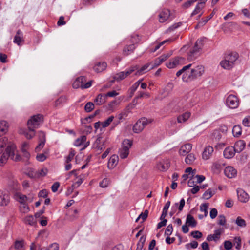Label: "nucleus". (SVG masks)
<instances>
[{
  "label": "nucleus",
  "mask_w": 250,
  "mask_h": 250,
  "mask_svg": "<svg viewBox=\"0 0 250 250\" xmlns=\"http://www.w3.org/2000/svg\"><path fill=\"white\" fill-rule=\"evenodd\" d=\"M236 152L235 148L232 146H229L225 149L223 154L226 158L230 159L234 157Z\"/></svg>",
  "instance_id": "obj_17"
},
{
  "label": "nucleus",
  "mask_w": 250,
  "mask_h": 250,
  "mask_svg": "<svg viewBox=\"0 0 250 250\" xmlns=\"http://www.w3.org/2000/svg\"><path fill=\"white\" fill-rule=\"evenodd\" d=\"M212 138L216 141H218L221 138V135L218 130H214L212 133Z\"/></svg>",
  "instance_id": "obj_59"
},
{
  "label": "nucleus",
  "mask_w": 250,
  "mask_h": 250,
  "mask_svg": "<svg viewBox=\"0 0 250 250\" xmlns=\"http://www.w3.org/2000/svg\"><path fill=\"white\" fill-rule=\"evenodd\" d=\"M130 40L131 43L134 44L135 43L139 42L141 40V38L139 35L134 34L131 36Z\"/></svg>",
  "instance_id": "obj_54"
},
{
  "label": "nucleus",
  "mask_w": 250,
  "mask_h": 250,
  "mask_svg": "<svg viewBox=\"0 0 250 250\" xmlns=\"http://www.w3.org/2000/svg\"><path fill=\"white\" fill-rule=\"evenodd\" d=\"M205 38L198 39L194 46L191 47L187 54V59L191 61L197 59L201 55L202 48L204 46Z\"/></svg>",
  "instance_id": "obj_3"
},
{
  "label": "nucleus",
  "mask_w": 250,
  "mask_h": 250,
  "mask_svg": "<svg viewBox=\"0 0 250 250\" xmlns=\"http://www.w3.org/2000/svg\"><path fill=\"white\" fill-rule=\"evenodd\" d=\"M228 61L226 59H224V60L220 62V65L221 67H222L223 68L226 69H230L232 68L234 66V63L232 62H229L227 61Z\"/></svg>",
  "instance_id": "obj_33"
},
{
  "label": "nucleus",
  "mask_w": 250,
  "mask_h": 250,
  "mask_svg": "<svg viewBox=\"0 0 250 250\" xmlns=\"http://www.w3.org/2000/svg\"><path fill=\"white\" fill-rule=\"evenodd\" d=\"M46 158L47 156L45 153H39L36 156V159L39 162H43L46 159Z\"/></svg>",
  "instance_id": "obj_57"
},
{
  "label": "nucleus",
  "mask_w": 250,
  "mask_h": 250,
  "mask_svg": "<svg viewBox=\"0 0 250 250\" xmlns=\"http://www.w3.org/2000/svg\"><path fill=\"white\" fill-rule=\"evenodd\" d=\"M14 197L15 199L18 201L20 204L25 203L27 199L26 196L19 192H16L14 195Z\"/></svg>",
  "instance_id": "obj_26"
},
{
  "label": "nucleus",
  "mask_w": 250,
  "mask_h": 250,
  "mask_svg": "<svg viewBox=\"0 0 250 250\" xmlns=\"http://www.w3.org/2000/svg\"><path fill=\"white\" fill-rule=\"evenodd\" d=\"M106 101V97L104 94H99L95 99V103L98 105H101L104 104Z\"/></svg>",
  "instance_id": "obj_31"
},
{
  "label": "nucleus",
  "mask_w": 250,
  "mask_h": 250,
  "mask_svg": "<svg viewBox=\"0 0 250 250\" xmlns=\"http://www.w3.org/2000/svg\"><path fill=\"white\" fill-rule=\"evenodd\" d=\"M224 166V164L220 161L215 162L213 164L212 169L214 172L219 171L222 167Z\"/></svg>",
  "instance_id": "obj_38"
},
{
  "label": "nucleus",
  "mask_w": 250,
  "mask_h": 250,
  "mask_svg": "<svg viewBox=\"0 0 250 250\" xmlns=\"http://www.w3.org/2000/svg\"><path fill=\"white\" fill-rule=\"evenodd\" d=\"M8 127V123L5 121L0 122V136L5 134Z\"/></svg>",
  "instance_id": "obj_32"
},
{
  "label": "nucleus",
  "mask_w": 250,
  "mask_h": 250,
  "mask_svg": "<svg viewBox=\"0 0 250 250\" xmlns=\"http://www.w3.org/2000/svg\"><path fill=\"white\" fill-rule=\"evenodd\" d=\"M145 97L146 98H148L149 97V94L142 92V91H138V94L136 96L135 99H138L139 98H143Z\"/></svg>",
  "instance_id": "obj_62"
},
{
  "label": "nucleus",
  "mask_w": 250,
  "mask_h": 250,
  "mask_svg": "<svg viewBox=\"0 0 250 250\" xmlns=\"http://www.w3.org/2000/svg\"><path fill=\"white\" fill-rule=\"evenodd\" d=\"M185 204V201L184 199H182L180 201V204L176 203H175L174 206H172L171 207V211L169 213V215L170 216H173L174 214L175 211H176V208H178V209L180 211H181Z\"/></svg>",
  "instance_id": "obj_14"
},
{
  "label": "nucleus",
  "mask_w": 250,
  "mask_h": 250,
  "mask_svg": "<svg viewBox=\"0 0 250 250\" xmlns=\"http://www.w3.org/2000/svg\"><path fill=\"white\" fill-rule=\"evenodd\" d=\"M75 151L73 149H71L69 152L68 156L66 157L65 163H70L72 160L74 156H75Z\"/></svg>",
  "instance_id": "obj_52"
},
{
  "label": "nucleus",
  "mask_w": 250,
  "mask_h": 250,
  "mask_svg": "<svg viewBox=\"0 0 250 250\" xmlns=\"http://www.w3.org/2000/svg\"><path fill=\"white\" fill-rule=\"evenodd\" d=\"M24 222L25 224L34 225L36 222L35 219L32 215H28L25 217Z\"/></svg>",
  "instance_id": "obj_42"
},
{
  "label": "nucleus",
  "mask_w": 250,
  "mask_h": 250,
  "mask_svg": "<svg viewBox=\"0 0 250 250\" xmlns=\"http://www.w3.org/2000/svg\"><path fill=\"white\" fill-rule=\"evenodd\" d=\"M235 223L237 225V226L241 227H244L246 226V221L244 219H242L240 217H238L236 220Z\"/></svg>",
  "instance_id": "obj_49"
},
{
  "label": "nucleus",
  "mask_w": 250,
  "mask_h": 250,
  "mask_svg": "<svg viewBox=\"0 0 250 250\" xmlns=\"http://www.w3.org/2000/svg\"><path fill=\"white\" fill-rule=\"evenodd\" d=\"M170 16V11L167 9H163L159 14V21L160 22H164L167 21Z\"/></svg>",
  "instance_id": "obj_16"
},
{
  "label": "nucleus",
  "mask_w": 250,
  "mask_h": 250,
  "mask_svg": "<svg viewBox=\"0 0 250 250\" xmlns=\"http://www.w3.org/2000/svg\"><path fill=\"white\" fill-rule=\"evenodd\" d=\"M205 73V67L202 65H197L190 70H189L188 77H184V82H188L194 80L202 76Z\"/></svg>",
  "instance_id": "obj_4"
},
{
  "label": "nucleus",
  "mask_w": 250,
  "mask_h": 250,
  "mask_svg": "<svg viewBox=\"0 0 250 250\" xmlns=\"http://www.w3.org/2000/svg\"><path fill=\"white\" fill-rule=\"evenodd\" d=\"M192 66V64H189L187 65L184 66L181 69L177 72L176 75L177 77H179L182 74V80L184 81V78L185 77H188V74L189 73V69Z\"/></svg>",
  "instance_id": "obj_15"
},
{
  "label": "nucleus",
  "mask_w": 250,
  "mask_h": 250,
  "mask_svg": "<svg viewBox=\"0 0 250 250\" xmlns=\"http://www.w3.org/2000/svg\"><path fill=\"white\" fill-rule=\"evenodd\" d=\"M114 117L113 116H111L108 117L106 120L104 122H102L103 124V128H105L109 125L113 121Z\"/></svg>",
  "instance_id": "obj_48"
},
{
  "label": "nucleus",
  "mask_w": 250,
  "mask_h": 250,
  "mask_svg": "<svg viewBox=\"0 0 250 250\" xmlns=\"http://www.w3.org/2000/svg\"><path fill=\"white\" fill-rule=\"evenodd\" d=\"M132 145V141L128 139H125L122 143V147L120 149V157L122 159L127 157L129 153V149Z\"/></svg>",
  "instance_id": "obj_5"
},
{
  "label": "nucleus",
  "mask_w": 250,
  "mask_h": 250,
  "mask_svg": "<svg viewBox=\"0 0 250 250\" xmlns=\"http://www.w3.org/2000/svg\"><path fill=\"white\" fill-rule=\"evenodd\" d=\"M59 247L58 244L53 243L51 244L47 249L45 250H59Z\"/></svg>",
  "instance_id": "obj_64"
},
{
  "label": "nucleus",
  "mask_w": 250,
  "mask_h": 250,
  "mask_svg": "<svg viewBox=\"0 0 250 250\" xmlns=\"http://www.w3.org/2000/svg\"><path fill=\"white\" fill-rule=\"evenodd\" d=\"M94 108V105L92 102H89L86 103L84 107V110L86 112H91Z\"/></svg>",
  "instance_id": "obj_51"
},
{
  "label": "nucleus",
  "mask_w": 250,
  "mask_h": 250,
  "mask_svg": "<svg viewBox=\"0 0 250 250\" xmlns=\"http://www.w3.org/2000/svg\"><path fill=\"white\" fill-rule=\"evenodd\" d=\"M151 64L150 63H146L140 69L138 68L137 71L136 72V75H142L144 73L146 72L147 70H150L153 68V65H151V67L149 68Z\"/></svg>",
  "instance_id": "obj_27"
},
{
  "label": "nucleus",
  "mask_w": 250,
  "mask_h": 250,
  "mask_svg": "<svg viewBox=\"0 0 250 250\" xmlns=\"http://www.w3.org/2000/svg\"><path fill=\"white\" fill-rule=\"evenodd\" d=\"M152 121L151 119H148L145 117L141 118L134 125L133 127L134 132L137 133L141 132L144 127L151 123Z\"/></svg>",
  "instance_id": "obj_6"
},
{
  "label": "nucleus",
  "mask_w": 250,
  "mask_h": 250,
  "mask_svg": "<svg viewBox=\"0 0 250 250\" xmlns=\"http://www.w3.org/2000/svg\"><path fill=\"white\" fill-rule=\"evenodd\" d=\"M119 104L120 101L119 100H115L110 102L108 104V110L112 112L114 111Z\"/></svg>",
  "instance_id": "obj_34"
},
{
  "label": "nucleus",
  "mask_w": 250,
  "mask_h": 250,
  "mask_svg": "<svg viewBox=\"0 0 250 250\" xmlns=\"http://www.w3.org/2000/svg\"><path fill=\"white\" fill-rule=\"evenodd\" d=\"M185 60V59L183 57H177L167 63L166 66L168 68H173L179 65L184 64Z\"/></svg>",
  "instance_id": "obj_8"
},
{
  "label": "nucleus",
  "mask_w": 250,
  "mask_h": 250,
  "mask_svg": "<svg viewBox=\"0 0 250 250\" xmlns=\"http://www.w3.org/2000/svg\"><path fill=\"white\" fill-rule=\"evenodd\" d=\"M107 64L105 62H99L97 63L93 67L94 70L97 72H101L106 68Z\"/></svg>",
  "instance_id": "obj_24"
},
{
  "label": "nucleus",
  "mask_w": 250,
  "mask_h": 250,
  "mask_svg": "<svg viewBox=\"0 0 250 250\" xmlns=\"http://www.w3.org/2000/svg\"><path fill=\"white\" fill-rule=\"evenodd\" d=\"M237 193L238 200L243 203H246L249 199V195L242 188H238Z\"/></svg>",
  "instance_id": "obj_11"
},
{
  "label": "nucleus",
  "mask_w": 250,
  "mask_h": 250,
  "mask_svg": "<svg viewBox=\"0 0 250 250\" xmlns=\"http://www.w3.org/2000/svg\"><path fill=\"white\" fill-rule=\"evenodd\" d=\"M170 205V202L169 201H168L164 206L162 214L160 216V219H163L166 217L167 214V210L169 208V206Z\"/></svg>",
  "instance_id": "obj_39"
},
{
  "label": "nucleus",
  "mask_w": 250,
  "mask_h": 250,
  "mask_svg": "<svg viewBox=\"0 0 250 250\" xmlns=\"http://www.w3.org/2000/svg\"><path fill=\"white\" fill-rule=\"evenodd\" d=\"M140 83V81L139 80L134 83L129 89L130 96L132 97L134 94L135 91L137 90Z\"/></svg>",
  "instance_id": "obj_44"
},
{
  "label": "nucleus",
  "mask_w": 250,
  "mask_h": 250,
  "mask_svg": "<svg viewBox=\"0 0 250 250\" xmlns=\"http://www.w3.org/2000/svg\"><path fill=\"white\" fill-rule=\"evenodd\" d=\"M226 104L229 108L235 109L238 107L239 101L236 96L230 94L227 97Z\"/></svg>",
  "instance_id": "obj_7"
},
{
  "label": "nucleus",
  "mask_w": 250,
  "mask_h": 250,
  "mask_svg": "<svg viewBox=\"0 0 250 250\" xmlns=\"http://www.w3.org/2000/svg\"><path fill=\"white\" fill-rule=\"evenodd\" d=\"M192 147L191 144H186L181 147L179 153L180 155L185 156L191 150Z\"/></svg>",
  "instance_id": "obj_19"
},
{
  "label": "nucleus",
  "mask_w": 250,
  "mask_h": 250,
  "mask_svg": "<svg viewBox=\"0 0 250 250\" xmlns=\"http://www.w3.org/2000/svg\"><path fill=\"white\" fill-rule=\"evenodd\" d=\"M170 56V54H169L162 55L155 60V64L156 65H159L162 62H163L166 61L168 58H169Z\"/></svg>",
  "instance_id": "obj_37"
},
{
  "label": "nucleus",
  "mask_w": 250,
  "mask_h": 250,
  "mask_svg": "<svg viewBox=\"0 0 250 250\" xmlns=\"http://www.w3.org/2000/svg\"><path fill=\"white\" fill-rule=\"evenodd\" d=\"M86 140V137L85 135L81 136L80 137L77 138L75 142L74 145L76 146H79Z\"/></svg>",
  "instance_id": "obj_41"
},
{
  "label": "nucleus",
  "mask_w": 250,
  "mask_h": 250,
  "mask_svg": "<svg viewBox=\"0 0 250 250\" xmlns=\"http://www.w3.org/2000/svg\"><path fill=\"white\" fill-rule=\"evenodd\" d=\"M114 79L117 81H120L125 78V72L122 71L116 74L114 77Z\"/></svg>",
  "instance_id": "obj_50"
},
{
  "label": "nucleus",
  "mask_w": 250,
  "mask_h": 250,
  "mask_svg": "<svg viewBox=\"0 0 250 250\" xmlns=\"http://www.w3.org/2000/svg\"><path fill=\"white\" fill-rule=\"evenodd\" d=\"M170 163L169 159H166L160 161L157 164V168L161 171H166L170 167Z\"/></svg>",
  "instance_id": "obj_9"
},
{
  "label": "nucleus",
  "mask_w": 250,
  "mask_h": 250,
  "mask_svg": "<svg viewBox=\"0 0 250 250\" xmlns=\"http://www.w3.org/2000/svg\"><path fill=\"white\" fill-rule=\"evenodd\" d=\"M214 194V192H212L210 189H208L203 194V198L205 199L208 200L210 199Z\"/></svg>",
  "instance_id": "obj_46"
},
{
  "label": "nucleus",
  "mask_w": 250,
  "mask_h": 250,
  "mask_svg": "<svg viewBox=\"0 0 250 250\" xmlns=\"http://www.w3.org/2000/svg\"><path fill=\"white\" fill-rule=\"evenodd\" d=\"M213 150V148L211 146H206L202 153L203 159L204 160L209 159L211 157Z\"/></svg>",
  "instance_id": "obj_18"
},
{
  "label": "nucleus",
  "mask_w": 250,
  "mask_h": 250,
  "mask_svg": "<svg viewBox=\"0 0 250 250\" xmlns=\"http://www.w3.org/2000/svg\"><path fill=\"white\" fill-rule=\"evenodd\" d=\"M173 231V227L172 224L168 225L165 230V234L167 236L170 235Z\"/></svg>",
  "instance_id": "obj_60"
},
{
  "label": "nucleus",
  "mask_w": 250,
  "mask_h": 250,
  "mask_svg": "<svg viewBox=\"0 0 250 250\" xmlns=\"http://www.w3.org/2000/svg\"><path fill=\"white\" fill-rule=\"evenodd\" d=\"M191 113L189 112H186L177 117V121L179 123H183L186 122L190 117Z\"/></svg>",
  "instance_id": "obj_28"
},
{
  "label": "nucleus",
  "mask_w": 250,
  "mask_h": 250,
  "mask_svg": "<svg viewBox=\"0 0 250 250\" xmlns=\"http://www.w3.org/2000/svg\"><path fill=\"white\" fill-rule=\"evenodd\" d=\"M246 143L244 140H239L234 145V148L236 152L240 153L245 148Z\"/></svg>",
  "instance_id": "obj_23"
},
{
  "label": "nucleus",
  "mask_w": 250,
  "mask_h": 250,
  "mask_svg": "<svg viewBox=\"0 0 250 250\" xmlns=\"http://www.w3.org/2000/svg\"><path fill=\"white\" fill-rule=\"evenodd\" d=\"M92 84V81H89L86 83L84 85H82V83L77 78L73 83V87L74 88L77 89L78 88H81L82 89H86L89 88Z\"/></svg>",
  "instance_id": "obj_12"
},
{
  "label": "nucleus",
  "mask_w": 250,
  "mask_h": 250,
  "mask_svg": "<svg viewBox=\"0 0 250 250\" xmlns=\"http://www.w3.org/2000/svg\"><path fill=\"white\" fill-rule=\"evenodd\" d=\"M16 250H24V242L23 241H16L15 243Z\"/></svg>",
  "instance_id": "obj_47"
},
{
  "label": "nucleus",
  "mask_w": 250,
  "mask_h": 250,
  "mask_svg": "<svg viewBox=\"0 0 250 250\" xmlns=\"http://www.w3.org/2000/svg\"><path fill=\"white\" fill-rule=\"evenodd\" d=\"M191 235L192 237L196 239H199L202 237V233L199 231H193L191 232Z\"/></svg>",
  "instance_id": "obj_63"
},
{
  "label": "nucleus",
  "mask_w": 250,
  "mask_h": 250,
  "mask_svg": "<svg viewBox=\"0 0 250 250\" xmlns=\"http://www.w3.org/2000/svg\"><path fill=\"white\" fill-rule=\"evenodd\" d=\"M202 4L197 3L195 9L192 12L191 16H193L195 15L199 14L200 11L202 10L203 8L205 7L204 6H202Z\"/></svg>",
  "instance_id": "obj_45"
},
{
  "label": "nucleus",
  "mask_w": 250,
  "mask_h": 250,
  "mask_svg": "<svg viewBox=\"0 0 250 250\" xmlns=\"http://www.w3.org/2000/svg\"><path fill=\"white\" fill-rule=\"evenodd\" d=\"M208 204L206 203L203 204L200 206V211L204 212V216L208 215Z\"/></svg>",
  "instance_id": "obj_55"
},
{
  "label": "nucleus",
  "mask_w": 250,
  "mask_h": 250,
  "mask_svg": "<svg viewBox=\"0 0 250 250\" xmlns=\"http://www.w3.org/2000/svg\"><path fill=\"white\" fill-rule=\"evenodd\" d=\"M195 160V157L193 153L189 154L185 158V162L189 165L192 164Z\"/></svg>",
  "instance_id": "obj_43"
},
{
  "label": "nucleus",
  "mask_w": 250,
  "mask_h": 250,
  "mask_svg": "<svg viewBox=\"0 0 250 250\" xmlns=\"http://www.w3.org/2000/svg\"><path fill=\"white\" fill-rule=\"evenodd\" d=\"M198 242L196 241H193L190 243L187 244L186 245V248L187 249H189L190 248L195 249L198 247Z\"/></svg>",
  "instance_id": "obj_56"
},
{
  "label": "nucleus",
  "mask_w": 250,
  "mask_h": 250,
  "mask_svg": "<svg viewBox=\"0 0 250 250\" xmlns=\"http://www.w3.org/2000/svg\"><path fill=\"white\" fill-rule=\"evenodd\" d=\"M20 208V211L24 213H27L29 211V208L25 203L21 204Z\"/></svg>",
  "instance_id": "obj_53"
},
{
  "label": "nucleus",
  "mask_w": 250,
  "mask_h": 250,
  "mask_svg": "<svg viewBox=\"0 0 250 250\" xmlns=\"http://www.w3.org/2000/svg\"><path fill=\"white\" fill-rule=\"evenodd\" d=\"M7 141L8 139L6 137L0 139V166L5 164L8 158L15 161H19L21 159L20 155L15 154L16 147L14 145L8 146L4 151Z\"/></svg>",
  "instance_id": "obj_1"
},
{
  "label": "nucleus",
  "mask_w": 250,
  "mask_h": 250,
  "mask_svg": "<svg viewBox=\"0 0 250 250\" xmlns=\"http://www.w3.org/2000/svg\"><path fill=\"white\" fill-rule=\"evenodd\" d=\"M242 124L245 126L250 127V116L245 117L242 121Z\"/></svg>",
  "instance_id": "obj_61"
},
{
  "label": "nucleus",
  "mask_w": 250,
  "mask_h": 250,
  "mask_svg": "<svg viewBox=\"0 0 250 250\" xmlns=\"http://www.w3.org/2000/svg\"><path fill=\"white\" fill-rule=\"evenodd\" d=\"M221 234V230L220 229L215 230L214 234L208 235L207 237V240L208 241H216L219 239L220 236Z\"/></svg>",
  "instance_id": "obj_25"
},
{
  "label": "nucleus",
  "mask_w": 250,
  "mask_h": 250,
  "mask_svg": "<svg viewBox=\"0 0 250 250\" xmlns=\"http://www.w3.org/2000/svg\"><path fill=\"white\" fill-rule=\"evenodd\" d=\"M39 137L40 139V143L38 146L35 148V151H39L44 146L45 143V134L44 132L40 131L39 133Z\"/></svg>",
  "instance_id": "obj_13"
},
{
  "label": "nucleus",
  "mask_w": 250,
  "mask_h": 250,
  "mask_svg": "<svg viewBox=\"0 0 250 250\" xmlns=\"http://www.w3.org/2000/svg\"><path fill=\"white\" fill-rule=\"evenodd\" d=\"M109 184V180L107 178H104L99 184L100 187L102 188H106Z\"/></svg>",
  "instance_id": "obj_58"
},
{
  "label": "nucleus",
  "mask_w": 250,
  "mask_h": 250,
  "mask_svg": "<svg viewBox=\"0 0 250 250\" xmlns=\"http://www.w3.org/2000/svg\"><path fill=\"white\" fill-rule=\"evenodd\" d=\"M67 215L68 219L74 220L78 217V211L77 209L70 210Z\"/></svg>",
  "instance_id": "obj_36"
},
{
  "label": "nucleus",
  "mask_w": 250,
  "mask_h": 250,
  "mask_svg": "<svg viewBox=\"0 0 250 250\" xmlns=\"http://www.w3.org/2000/svg\"><path fill=\"white\" fill-rule=\"evenodd\" d=\"M232 133L234 137H239L242 133V128L240 125H235L232 128Z\"/></svg>",
  "instance_id": "obj_40"
},
{
  "label": "nucleus",
  "mask_w": 250,
  "mask_h": 250,
  "mask_svg": "<svg viewBox=\"0 0 250 250\" xmlns=\"http://www.w3.org/2000/svg\"><path fill=\"white\" fill-rule=\"evenodd\" d=\"M42 120L43 116L41 114L34 115L30 120H28L27 125L29 131L24 132V135L27 139H31L35 135V129L38 127Z\"/></svg>",
  "instance_id": "obj_2"
},
{
  "label": "nucleus",
  "mask_w": 250,
  "mask_h": 250,
  "mask_svg": "<svg viewBox=\"0 0 250 250\" xmlns=\"http://www.w3.org/2000/svg\"><path fill=\"white\" fill-rule=\"evenodd\" d=\"M229 62H232L234 64V62L238 58V54L236 52L231 53L228 54L225 57Z\"/></svg>",
  "instance_id": "obj_29"
},
{
  "label": "nucleus",
  "mask_w": 250,
  "mask_h": 250,
  "mask_svg": "<svg viewBox=\"0 0 250 250\" xmlns=\"http://www.w3.org/2000/svg\"><path fill=\"white\" fill-rule=\"evenodd\" d=\"M135 46L134 44H131L129 45L125 46L123 50V53L125 55H128L133 52L135 49Z\"/></svg>",
  "instance_id": "obj_35"
},
{
  "label": "nucleus",
  "mask_w": 250,
  "mask_h": 250,
  "mask_svg": "<svg viewBox=\"0 0 250 250\" xmlns=\"http://www.w3.org/2000/svg\"><path fill=\"white\" fill-rule=\"evenodd\" d=\"M10 202V197L6 193L0 191V206H6Z\"/></svg>",
  "instance_id": "obj_21"
},
{
  "label": "nucleus",
  "mask_w": 250,
  "mask_h": 250,
  "mask_svg": "<svg viewBox=\"0 0 250 250\" xmlns=\"http://www.w3.org/2000/svg\"><path fill=\"white\" fill-rule=\"evenodd\" d=\"M24 40L23 33L20 30H18L14 37L13 42L14 43L17 44L18 45L20 46L21 45V43Z\"/></svg>",
  "instance_id": "obj_20"
},
{
  "label": "nucleus",
  "mask_w": 250,
  "mask_h": 250,
  "mask_svg": "<svg viewBox=\"0 0 250 250\" xmlns=\"http://www.w3.org/2000/svg\"><path fill=\"white\" fill-rule=\"evenodd\" d=\"M186 224L191 227L197 225V222L191 214H188L186 218Z\"/></svg>",
  "instance_id": "obj_30"
},
{
  "label": "nucleus",
  "mask_w": 250,
  "mask_h": 250,
  "mask_svg": "<svg viewBox=\"0 0 250 250\" xmlns=\"http://www.w3.org/2000/svg\"><path fill=\"white\" fill-rule=\"evenodd\" d=\"M118 159L117 155H113L108 161L107 164L108 168L110 169L114 168L118 163Z\"/></svg>",
  "instance_id": "obj_22"
},
{
  "label": "nucleus",
  "mask_w": 250,
  "mask_h": 250,
  "mask_svg": "<svg viewBox=\"0 0 250 250\" xmlns=\"http://www.w3.org/2000/svg\"><path fill=\"white\" fill-rule=\"evenodd\" d=\"M224 172L225 175L230 179L235 177L237 174L236 169L232 166L226 167L224 169Z\"/></svg>",
  "instance_id": "obj_10"
}]
</instances>
